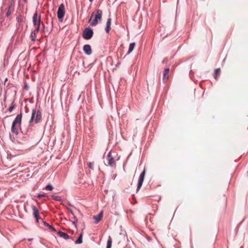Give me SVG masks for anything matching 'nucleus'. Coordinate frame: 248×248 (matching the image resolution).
<instances>
[{"label": "nucleus", "mask_w": 248, "mask_h": 248, "mask_svg": "<svg viewBox=\"0 0 248 248\" xmlns=\"http://www.w3.org/2000/svg\"><path fill=\"white\" fill-rule=\"evenodd\" d=\"M15 108V104L14 103V102L13 101L11 105V106L9 108H8V110L10 111V112H11L13 109L14 108Z\"/></svg>", "instance_id": "412c9836"}, {"label": "nucleus", "mask_w": 248, "mask_h": 248, "mask_svg": "<svg viewBox=\"0 0 248 248\" xmlns=\"http://www.w3.org/2000/svg\"><path fill=\"white\" fill-rule=\"evenodd\" d=\"M76 221H77V220H74V221H73V223H74V224H75V223H76Z\"/></svg>", "instance_id": "cd10ccee"}, {"label": "nucleus", "mask_w": 248, "mask_h": 248, "mask_svg": "<svg viewBox=\"0 0 248 248\" xmlns=\"http://www.w3.org/2000/svg\"><path fill=\"white\" fill-rule=\"evenodd\" d=\"M41 111L40 110L36 111L35 109H32L31 117L30 120V123H31L34 120L36 124L39 123L41 120Z\"/></svg>", "instance_id": "7ed1b4c3"}, {"label": "nucleus", "mask_w": 248, "mask_h": 248, "mask_svg": "<svg viewBox=\"0 0 248 248\" xmlns=\"http://www.w3.org/2000/svg\"><path fill=\"white\" fill-rule=\"evenodd\" d=\"M31 209L33 210V215L36 218V220L37 222L38 221L39 218L40 217L38 209L33 205H31Z\"/></svg>", "instance_id": "6e6552de"}, {"label": "nucleus", "mask_w": 248, "mask_h": 248, "mask_svg": "<svg viewBox=\"0 0 248 248\" xmlns=\"http://www.w3.org/2000/svg\"><path fill=\"white\" fill-rule=\"evenodd\" d=\"M45 196V194H39L37 197L38 198H41L42 197H43Z\"/></svg>", "instance_id": "a878e982"}, {"label": "nucleus", "mask_w": 248, "mask_h": 248, "mask_svg": "<svg viewBox=\"0 0 248 248\" xmlns=\"http://www.w3.org/2000/svg\"><path fill=\"white\" fill-rule=\"evenodd\" d=\"M93 32L92 29L89 28H86L83 32V37L86 40L90 39L93 36Z\"/></svg>", "instance_id": "39448f33"}, {"label": "nucleus", "mask_w": 248, "mask_h": 248, "mask_svg": "<svg viewBox=\"0 0 248 248\" xmlns=\"http://www.w3.org/2000/svg\"><path fill=\"white\" fill-rule=\"evenodd\" d=\"M82 242V234H80L78 238L76 240V244H81Z\"/></svg>", "instance_id": "aec40b11"}, {"label": "nucleus", "mask_w": 248, "mask_h": 248, "mask_svg": "<svg viewBox=\"0 0 248 248\" xmlns=\"http://www.w3.org/2000/svg\"><path fill=\"white\" fill-rule=\"evenodd\" d=\"M65 14V11L64 5L63 3H62L59 6L57 12L58 18L60 21H62Z\"/></svg>", "instance_id": "20e7f679"}, {"label": "nucleus", "mask_w": 248, "mask_h": 248, "mask_svg": "<svg viewBox=\"0 0 248 248\" xmlns=\"http://www.w3.org/2000/svg\"><path fill=\"white\" fill-rule=\"evenodd\" d=\"M170 72V69L169 68H166L164 69L163 73V80L164 82L167 81L169 79V73Z\"/></svg>", "instance_id": "9b49d317"}, {"label": "nucleus", "mask_w": 248, "mask_h": 248, "mask_svg": "<svg viewBox=\"0 0 248 248\" xmlns=\"http://www.w3.org/2000/svg\"><path fill=\"white\" fill-rule=\"evenodd\" d=\"M14 2L13 1L11 2L10 4L8 6V9L7 11L6 16L7 17H9V16L11 15L12 11H14Z\"/></svg>", "instance_id": "9d476101"}, {"label": "nucleus", "mask_w": 248, "mask_h": 248, "mask_svg": "<svg viewBox=\"0 0 248 248\" xmlns=\"http://www.w3.org/2000/svg\"><path fill=\"white\" fill-rule=\"evenodd\" d=\"M111 23V19L109 18L107 20V26L105 30L107 33H108L110 30V25Z\"/></svg>", "instance_id": "4468645a"}, {"label": "nucleus", "mask_w": 248, "mask_h": 248, "mask_svg": "<svg viewBox=\"0 0 248 248\" xmlns=\"http://www.w3.org/2000/svg\"><path fill=\"white\" fill-rule=\"evenodd\" d=\"M22 116V113L21 111L20 113L16 116L12 125L11 131L16 135L18 134V130L20 129Z\"/></svg>", "instance_id": "f03ea898"}, {"label": "nucleus", "mask_w": 248, "mask_h": 248, "mask_svg": "<svg viewBox=\"0 0 248 248\" xmlns=\"http://www.w3.org/2000/svg\"><path fill=\"white\" fill-rule=\"evenodd\" d=\"M220 72V68H217L215 70V78L217 79L218 76H219Z\"/></svg>", "instance_id": "a211bd4d"}, {"label": "nucleus", "mask_w": 248, "mask_h": 248, "mask_svg": "<svg viewBox=\"0 0 248 248\" xmlns=\"http://www.w3.org/2000/svg\"><path fill=\"white\" fill-rule=\"evenodd\" d=\"M103 12L101 10H97L92 13L89 22L92 26H96L102 19Z\"/></svg>", "instance_id": "f257e3e1"}, {"label": "nucleus", "mask_w": 248, "mask_h": 248, "mask_svg": "<svg viewBox=\"0 0 248 248\" xmlns=\"http://www.w3.org/2000/svg\"><path fill=\"white\" fill-rule=\"evenodd\" d=\"M90 0V1H91H91H92L93 0Z\"/></svg>", "instance_id": "c85d7f7f"}, {"label": "nucleus", "mask_w": 248, "mask_h": 248, "mask_svg": "<svg viewBox=\"0 0 248 248\" xmlns=\"http://www.w3.org/2000/svg\"><path fill=\"white\" fill-rule=\"evenodd\" d=\"M36 32H37V31H35L34 30L31 33V37L32 41H34L35 39Z\"/></svg>", "instance_id": "6ab92c4d"}, {"label": "nucleus", "mask_w": 248, "mask_h": 248, "mask_svg": "<svg viewBox=\"0 0 248 248\" xmlns=\"http://www.w3.org/2000/svg\"><path fill=\"white\" fill-rule=\"evenodd\" d=\"M112 240L111 237L109 236L108 237V241H107V248H111L112 246Z\"/></svg>", "instance_id": "f3484780"}, {"label": "nucleus", "mask_w": 248, "mask_h": 248, "mask_svg": "<svg viewBox=\"0 0 248 248\" xmlns=\"http://www.w3.org/2000/svg\"><path fill=\"white\" fill-rule=\"evenodd\" d=\"M103 217V212H101L99 214L96 216H93V218L95 220L96 224L98 223Z\"/></svg>", "instance_id": "ddd939ff"}, {"label": "nucleus", "mask_w": 248, "mask_h": 248, "mask_svg": "<svg viewBox=\"0 0 248 248\" xmlns=\"http://www.w3.org/2000/svg\"><path fill=\"white\" fill-rule=\"evenodd\" d=\"M33 22L34 25L36 26L35 31L38 32L40 26L41 19L40 17L38 18L37 12H36L33 16Z\"/></svg>", "instance_id": "423d86ee"}, {"label": "nucleus", "mask_w": 248, "mask_h": 248, "mask_svg": "<svg viewBox=\"0 0 248 248\" xmlns=\"http://www.w3.org/2000/svg\"><path fill=\"white\" fill-rule=\"evenodd\" d=\"M107 159L108 161V164L110 166H112L115 164V160L113 158V157L111 155L110 153H109L108 155Z\"/></svg>", "instance_id": "f8f14e48"}, {"label": "nucleus", "mask_w": 248, "mask_h": 248, "mask_svg": "<svg viewBox=\"0 0 248 248\" xmlns=\"http://www.w3.org/2000/svg\"><path fill=\"white\" fill-rule=\"evenodd\" d=\"M54 199L55 200H57V201H60L61 200V197H59V196H56L54 198Z\"/></svg>", "instance_id": "bb28decb"}, {"label": "nucleus", "mask_w": 248, "mask_h": 248, "mask_svg": "<svg viewBox=\"0 0 248 248\" xmlns=\"http://www.w3.org/2000/svg\"><path fill=\"white\" fill-rule=\"evenodd\" d=\"M145 174V170L144 169L143 170V171H142V172L140 174V176L139 178L138 184V186H137V191L140 189V187H141V186L142 185V183L143 182L144 179Z\"/></svg>", "instance_id": "0eeeda50"}, {"label": "nucleus", "mask_w": 248, "mask_h": 248, "mask_svg": "<svg viewBox=\"0 0 248 248\" xmlns=\"http://www.w3.org/2000/svg\"><path fill=\"white\" fill-rule=\"evenodd\" d=\"M83 51L86 54L88 55H91L92 54V51L90 45H84L83 46Z\"/></svg>", "instance_id": "1a4fd4ad"}, {"label": "nucleus", "mask_w": 248, "mask_h": 248, "mask_svg": "<svg viewBox=\"0 0 248 248\" xmlns=\"http://www.w3.org/2000/svg\"><path fill=\"white\" fill-rule=\"evenodd\" d=\"M45 189L47 190L51 191L53 189V187L51 185H48L46 186Z\"/></svg>", "instance_id": "4be33fe9"}, {"label": "nucleus", "mask_w": 248, "mask_h": 248, "mask_svg": "<svg viewBox=\"0 0 248 248\" xmlns=\"http://www.w3.org/2000/svg\"><path fill=\"white\" fill-rule=\"evenodd\" d=\"M135 46V43H132L130 44L127 54H130L131 52H132V51L133 50Z\"/></svg>", "instance_id": "dca6fc26"}, {"label": "nucleus", "mask_w": 248, "mask_h": 248, "mask_svg": "<svg viewBox=\"0 0 248 248\" xmlns=\"http://www.w3.org/2000/svg\"><path fill=\"white\" fill-rule=\"evenodd\" d=\"M45 224L46 225V226H49V227L52 229L53 231H55V229H54V227H52L51 226H50L48 223H46V222H44Z\"/></svg>", "instance_id": "b1692460"}, {"label": "nucleus", "mask_w": 248, "mask_h": 248, "mask_svg": "<svg viewBox=\"0 0 248 248\" xmlns=\"http://www.w3.org/2000/svg\"><path fill=\"white\" fill-rule=\"evenodd\" d=\"M93 163L90 162V163H88V166L91 169H93Z\"/></svg>", "instance_id": "5701e85b"}, {"label": "nucleus", "mask_w": 248, "mask_h": 248, "mask_svg": "<svg viewBox=\"0 0 248 248\" xmlns=\"http://www.w3.org/2000/svg\"><path fill=\"white\" fill-rule=\"evenodd\" d=\"M58 234L60 237H62V238H64L65 239H68L69 238V235L65 232H62L59 231L58 232Z\"/></svg>", "instance_id": "2eb2a0df"}, {"label": "nucleus", "mask_w": 248, "mask_h": 248, "mask_svg": "<svg viewBox=\"0 0 248 248\" xmlns=\"http://www.w3.org/2000/svg\"><path fill=\"white\" fill-rule=\"evenodd\" d=\"M22 17L21 16H18L16 18L17 20V21H18V22H21V21H22Z\"/></svg>", "instance_id": "393cba45"}]
</instances>
